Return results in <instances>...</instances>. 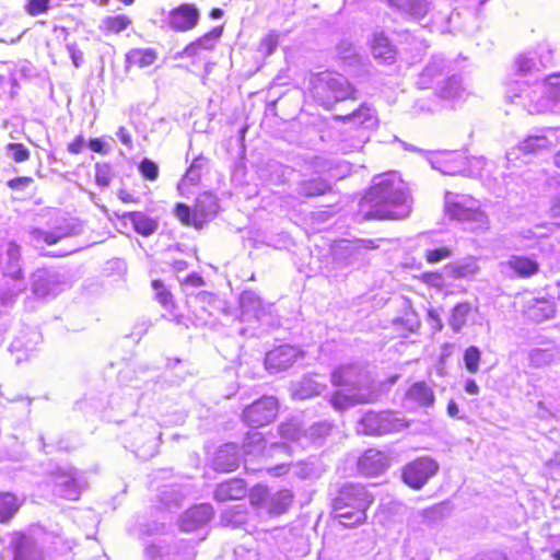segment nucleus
I'll use <instances>...</instances> for the list:
<instances>
[{
	"label": "nucleus",
	"mask_w": 560,
	"mask_h": 560,
	"mask_svg": "<svg viewBox=\"0 0 560 560\" xmlns=\"http://www.w3.org/2000/svg\"><path fill=\"white\" fill-rule=\"evenodd\" d=\"M406 427L404 419L390 411L373 412L363 416L358 424V432L368 435H382L400 431Z\"/></svg>",
	"instance_id": "obj_7"
},
{
	"label": "nucleus",
	"mask_w": 560,
	"mask_h": 560,
	"mask_svg": "<svg viewBox=\"0 0 560 560\" xmlns=\"http://www.w3.org/2000/svg\"><path fill=\"white\" fill-rule=\"evenodd\" d=\"M66 234L59 231L47 232L40 229L32 231V238L35 242H45L48 245L58 243Z\"/></svg>",
	"instance_id": "obj_47"
},
{
	"label": "nucleus",
	"mask_w": 560,
	"mask_h": 560,
	"mask_svg": "<svg viewBox=\"0 0 560 560\" xmlns=\"http://www.w3.org/2000/svg\"><path fill=\"white\" fill-rule=\"evenodd\" d=\"M49 8V0H30L25 5V11L32 15L36 16L46 12Z\"/></svg>",
	"instance_id": "obj_53"
},
{
	"label": "nucleus",
	"mask_w": 560,
	"mask_h": 560,
	"mask_svg": "<svg viewBox=\"0 0 560 560\" xmlns=\"http://www.w3.org/2000/svg\"><path fill=\"white\" fill-rule=\"evenodd\" d=\"M299 355L300 351L295 347L280 346L266 354V369L271 373L282 372L292 366Z\"/></svg>",
	"instance_id": "obj_15"
},
{
	"label": "nucleus",
	"mask_w": 560,
	"mask_h": 560,
	"mask_svg": "<svg viewBox=\"0 0 560 560\" xmlns=\"http://www.w3.org/2000/svg\"><path fill=\"white\" fill-rule=\"evenodd\" d=\"M422 280L424 283L436 289L444 287V278L439 272H425L422 275Z\"/></svg>",
	"instance_id": "obj_57"
},
{
	"label": "nucleus",
	"mask_w": 560,
	"mask_h": 560,
	"mask_svg": "<svg viewBox=\"0 0 560 560\" xmlns=\"http://www.w3.org/2000/svg\"><path fill=\"white\" fill-rule=\"evenodd\" d=\"M438 94L444 100H454L462 94V82L458 77H451L439 88Z\"/></svg>",
	"instance_id": "obj_44"
},
{
	"label": "nucleus",
	"mask_w": 560,
	"mask_h": 560,
	"mask_svg": "<svg viewBox=\"0 0 560 560\" xmlns=\"http://www.w3.org/2000/svg\"><path fill=\"white\" fill-rule=\"evenodd\" d=\"M345 120L358 125L364 129L376 125L375 112L369 106L362 105L355 112L345 117Z\"/></svg>",
	"instance_id": "obj_37"
},
{
	"label": "nucleus",
	"mask_w": 560,
	"mask_h": 560,
	"mask_svg": "<svg viewBox=\"0 0 560 560\" xmlns=\"http://www.w3.org/2000/svg\"><path fill=\"white\" fill-rule=\"evenodd\" d=\"M235 513L233 515H230L229 511H224L221 514V522L225 525H234L240 524L244 521V511L242 505H235L234 506Z\"/></svg>",
	"instance_id": "obj_54"
},
{
	"label": "nucleus",
	"mask_w": 560,
	"mask_h": 560,
	"mask_svg": "<svg viewBox=\"0 0 560 560\" xmlns=\"http://www.w3.org/2000/svg\"><path fill=\"white\" fill-rule=\"evenodd\" d=\"M222 35V27H214L198 39L188 44L180 52L182 57H202L205 52L214 49L219 38Z\"/></svg>",
	"instance_id": "obj_22"
},
{
	"label": "nucleus",
	"mask_w": 560,
	"mask_h": 560,
	"mask_svg": "<svg viewBox=\"0 0 560 560\" xmlns=\"http://www.w3.org/2000/svg\"><path fill=\"white\" fill-rule=\"evenodd\" d=\"M293 500V494L288 489L270 492L266 498L265 511L270 515H280L288 511Z\"/></svg>",
	"instance_id": "obj_31"
},
{
	"label": "nucleus",
	"mask_w": 560,
	"mask_h": 560,
	"mask_svg": "<svg viewBox=\"0 0 560 560\" xmlns=\"http://www.w3.org/2000/svg\"><path fill=\"white\" fill-rule=\"evenodd\" d=\"M279 431L288 440H298L300 436V429L293 423L281 424Z\"/></svg>",
	"instance_id": "obj_60"
},
{
	"label": "nucleus",
	"mask_w": 560,
	"mask_h": 560,
	"mask_svg": "<svg viewBox=\"0 0 560 560\" xmlns=\"http://www.w3.org/2000/svg\"><path fill=\"white\" fill-rule=\"evenodd\" d=\"M176 217L184 224H192V211L184 203H178L175 209Z\"/></svg>",
	"instance_id": "obj_56"
},
{
	"label": "nucleus",
	"mask_w": 560,
	"mask_h": 560,
	"mask_svg": "<svg viewBox=\"0 0 560 560\" xmlns=\"http://www.w3.org/2000/svg\"><path fill=\"white\" fill-rule=\"evenodd\" d=\"M207 163V160L206 158L203 156H197L191 165L189 166V168L187 170L184 178H183V184L185 183H189V184H197L201 177V170L203 168V166L206 165Z\"/></svg>",
	"instance_id": "obj_45"
},
{
	"label": "nucleus",
	"mask_w": 560,
	"mask_h": 560,
	"mask_svg": "<svg viewBox=\"0 0 560 560\" xmlns=\"http://www.w3.org/2000/svg\"><path fill=\"white\" fill-rule=\"evenodd\" d=\"M278 402L275 397H264L256 400L243 411L244 421L252 427H262L270 423L277 416Z\"/></svg>",
	"instance_id": "obj_10"
},
{
	"label": "nucleus",
	"mask_w": 560,
	"mask_h": 560,
	"mask_svg": "<svg viewBox=\"0 0 560 560\" xmlns=\"http://www.w3.org/2000/svg\"><path fill=\"white\" fill-rule=\"evenodd\" d=\"M125 218L131 222L135 231L142 236L152 235L159 228V222L155 219L140 211L128 212Z\"/></svg>",
	"instance_id": "obj_35"
},
{
	"label": "nucleus",
	"mask_w": 560,
	"mask_h": 560,
	"mask_svg": "<svg viewBox=\"0 0 560 560\" xmlns=\"http://www.w3.org/2000/svg\"><path fill=\"white\" fill-rule=\"evenodd\" d=\"M326 389L324 383L312 376H305L292 385V396L298 399H308L320 395Z\"/></svg>",
	"instance_id": "obj_30"
},
{
	"label": "nucleus",
	"mask_w": 560,
	"mask_h": 560,
	"mask_svg": "<svg viewBox=\"0 0 560 560\" xmlns=\"http://www.w3.org/2000/svg\"><path fill=\"white\" fill-rule=\"evenodd\" d=\"M376 397L377 394L368 387L364 390L359 389V392L345 388L336 392L332 395L330 402L336 410L343 411L359 404L372 402Z\"/></svg>",
	"instance_id": "obj_14"
},
{
	"label": "nucleus",
	"mask_w": 560,
	"mask_h": 560,
	"mask_svg": "<svg viewBox=\"0 0 560 560\" xmlns=\"http://www.w3.org/2000/svg\"><path fill=\"white\" fill-rule=\"evenodd\" d=\"M331 189L330 184L323 178H313L299 183L296 192L306 198L325 195Z\"/></svg>",
	"instance_id": "obj_36"
},
{
	"label": "nucleus",
	"mask_w": 560,
	"mask_h": 560,
	"mask_svg": "<svg viewBox=\"0 0 560 560\" xmlns=\"http://www.w3.org/2000/svg\"><path fill=\"white\" fill-rule=\"evenodd\" d=\"M433 168L446 175H468L476 176L486 165L483 158H472L468 160L464 153L459 151H443L435 153L431 160Z\"/></svg>",
	"instance_id": "obj_5"
},
{
	"label": "nucleus",
	"mask_w": 560,
	"mask_h": 560,
	"mask_svg": "<svg viewBox=\"0 0 560 560\" xmlns=\"http://www.w3.org/2000/svg\"><path fill=\"white\" fill-rule=\"evenodd\" d=\"M339 56L343 59H350L352 56H355V49L351 43L342 42L337 47Z\"/></svg>",
	"instance_id": "obj_63"
},
{
	"label": "nucleus",
	"mask_w": 560,
	"mask_h": 560,
	"mask_svg": "<svg viewBox=\"0 0 560 560\" xmlns=\"http://www.w3.org/2000/svg\"><path fill=\"white\" fill-rule=\"evenodd\" d=\"M355 89L341 74L322 72L312 79V93L316 102L330 108L339 101L355 98Z\"/></svg>",
	"instance_id": "obj_3"
},
{
	"label": "nucleus",
	"mask_w": 560,
	"mask_h": 560,
	"mask_svg": "<svg viewBox=\"0 0 560 560\" xmlns=\"http://www.w3.org/2000/svg\"><path fill=\"white\" fill-rule=\"evenodd\" d=\"M555 133L552 131H548L544 135H532L528 136L524 141H522L518 145V150L524 153H538L545 150H549L553 147Z\"/></svg>",
	"instance_id": "obj_33"
},
{
	"label": "nucleus",
	"mask_w": 560,
	"mask_h": 560,
	"mask_svg": "<svg viewBox=\"0 0 560 560\" xmlns=\"http://www.w3.org/2000/svg\"><path fill=\"white\" fill-rule=\"evenodd\" d=\"M471 311L472 306L468 302L458 303L453 307L448 318V325L455 332L460 331L462 328L466 325L467 318Z\"/></svg>",
	"instance_id": "obj_40"
},
{
	"label": "nucleus",
	"mask_w": 560,
	"mask_h": 560,
	"mask_svg": "<svg viewBox=\"0 0 560 560\" xmlns=\"http://www.w3.org/2000/svg\"><path fill=\"white\" fill-rule=\"evenodd\" d=\"M526 313L532 320L542 322L553 315L555 308L552 303L547 300H534Z\"/></svg>",
	"instance_id": "obj_41"
},
{
	"label": "nucleus",
	"mask_w": 560,
	"mask_h": 560,
	"mask_svg": "<svg viewBox=\"0 0 560 560\" xmlns=\"http://www.w3.org/2000/svg\"><path fill=\"white\" fill-rule=\"evenodd\" d=\"M451 255L452 250L446 246L425 250V259L430 264L439 262L443 259L451 257Z\"/></svg>",
	"instance_id": "obj_51"
},
{
	"label": "nucleus",
	"mask_w": 560,
	"mask_h": 560,
	"mask_svg": "<svg viewBox=\"0 0 560 560\" xmlns=\"http://www.w3.org/2000/svg\"><path fill=\"white\" fill-rule=\"evenodd\" d=\"M199 16V11L194 4H182L171 11L168 24L176 31H189L197 25Z\"/></svg>",
	"instance_id": "obj_20"
},
{
	"label": "nucleus",
	"mask_w": 560,
	"mask_h": 560,
	"mask_svg": "<svg viewBox=\"0 0 560 560\" xmlns=\"http://www.w3.org/2000/svg\"><path fill=\"white\" fill-rule=\"evenodd\" d=\"M112 168L108 164H96L95 166V182L101 187L109 186L112 182Z\"/></svg>",
	"instance_id": "obj_49"
},
{
	"label": "nucleus",
	"mask_w": 560,
	"mask_h": 560,
	"mask_svg": "<svg viewBox=\"0 0 560 560\" xmlns=\"http://www.w3.org/2000/svg\"><path fill=\"white\" fill-rule=\"evenodd\" d=\"M408 400L421 407H432L435 396L432 388L425 382H417L407 392Z\"/></svg>",
	"instance_id": "obj_34"
},
{
	"label": "nucleus",
	"mask_w": 560,
	"mask_h": 560,
	"mask_svg": "<svg viewBox=\"0 0 560 560\" xmlns=\"http://www.w3.org/2000/svg\"><path fill=\"white\" fill-rule=\"evenodd\" d=\"M131 24V20L125 14L107 16L102 21V28L105 32L119 34Z\"/></svg>",
	"instance_id": "obj_43"
},
{
	"label": "nucleus",
	"mask_w": 560,
	"mask_h": 560,
	"mask_svg": "<svg viewBox=\"0 0 560 560\" xmlns=\"http://www.w3.org/2000/svg\"><path fill=\"white\" fill-rule=\"evenodd\" d=\"M331 383L349 390L372 389L371 380L358 365H345L336 369L331 374Z\"/></svg>",
	"instance_id": "obj_11"
},
{
	"label": "nucleus",
	"mask_w": 560,
	"mask_h": 560,
	"mask_svg": "<svg viewBox=\"0 0 560 560\" xmlns=\"http://www.w3.org/2000/svg\"><path fill=\"white\" fill-rule=\"evenodd\" d=\"M39 341V332L32 327H26L22 329L11 342L10 352L15 354V360L20 363L28 358L30 353L35 350Z\"/></svg>",
	"instance_id": "obj_16"
},
{
	"label": "nucleus",
	"mask_w": 560,
	"mask_h": 560,
	"mask_svg": "<svg viewBox=\"0 0 560 560\" xmlns=\"http://www.w3.org/2000/svg\"><path fill=\"white\" fill-rule=\"evenodd\" d=\"M373 497L360 485H343L332 500L335 518L345 527H353L366 521V510Z\"/></svg>",
	"instance_id": "obj_2"
},
{
	"label": "nucleus",
	"mask_w": 560,
	"mask_h": 560,
	"mask_svg": "<svg viewBox=\"0 0 560 560\" xmlns=\"http://www.w3.org/2000/svg\"><path fill=\"white\" fill-rule=\"evenodd\" d=\"M445 211L452 219L466 223L467 228L474 232L489 228L488 217L479 209L478 200L471 196L447 191Z\"/></svg>",
	"instance_id": "obj_4"
},
{
	"label": "nucleus",
	"mask_w": 560,
	"mask_h": 560,
	"mask_svg": "<svg viewBox=\"0 0 560 560\" xmlns=\"http://www.w3.org/2000/svg\"><path fill=\"white\" fill-rule=\"evenodd\" d=\"M65 287L58 273L39 269L33 275L32 291L37 298L56 296Z\"/></svg>",
	"instance_id": "obj_12"
},
{
	"label": "nucleus",
	"mask_w": 560,
	"mask_h": 560,
	"mask_svg": "<svg viewBox=\"0 0 560 560\" xmlns=\"http://www.w3.org/2000/svg\"><path fill=\"white\" fill-rule=\"evenodd\" d=\"M444 272L452 279H472L479 272V266L475 258L468 257L446 265Z\"/></svg>",
	"instance_id": "obj_27"
},
{
	"label": "nucleus",
	"mask_w": 560,
	"mask_h": 560,
	"mask_svg": "<svg viewBox=\"0 0 560 560\" xmlns=\"http://www.w3.org/2000/svg\"><path fill=\"white\" fill-rule=\"evenodd\" d=\"M213 516V509L210 504L202 503L187 510L180 518V529L194 532L206 525Z\"/></svg>",
	"instance_id": "obj_21"
},
{
	"label": "nucleus",
	"mask_w": 560,
	"mask_h": 560,
	"mask_svg": "<svg viewBox=\"0 0 560 560\" xmlns=\"http://www.w3.org/2000/svg\"><path fill=\"white\" fill-rule=\"evenodd\" d=\"M55 494L68 499L78 500L84 487V478L77 469H58L54 476Z\"/></svg>",
	"instance_id": "obj_9"
},
{
	"label": "nucleus",
	"mask_w": 560,
	"mask_h": 560,
	"mask_svg": "<svg viewBox=\"0 0 560 560\" xmlns=\"http://www.w3.org/2000/svg\"><path fill=\"white\" fill-rule=\"evenodd\" d=\"M20 247L14 242H9L5 248V266L3 277L10 278L14 284L8 291H0L1 304L8 306L13 303L14 299L24 291L25 285L21 280L22 270L20 267Z\"/></svg>",
	"instance_id": "obj_6"
},
{
	"label": "nucleus",
	"mask_w": 560,
	"mask_h": 560,
	"mask_svg": "<svg viewBox=\"0 0 560 560\" xmlns=\"http://www.w3.org/2000/svg\"><path fill=\"white\" fill-rule=\"evenodd\" d=\"M480 360L481 352L476 346H470L465 350L464 363L469 373L475 374L478 372Z\"/></svg>",
	"instance_id": "obj_46"
},
{
	"label": "nucleus",
	"mask_w": 560,
	"mask_h": 560,
	"mask_svg": "<svg viewBox=\"0 0 560 560\" xmlns=\"http://www.w3.org/2000/svg\"><path fill=\"white\" fill-rule=\"evenodd\" d=\"M365 198L377 207L376 215L381 219H405L411 211L410 196L395 173L375 177Z\"/></svg>",
	"instance_id": "obj_1"
},
{
	"label": "nucleus",
	"mask_w": 560,
	"mask_h": 560,
	"mask_svg": "<svg viewBox=\"0 0 560 560\" xmlns=\"http://www.w3.org/2000/svg\"><path fill=\"white\" fill-rule=\"evenodd\" d=\"M545 67H546V61L536 51H528L526 54L520 55L515 60V68L517 70V72L524 77L534 75L535 77L534 82L536 80L539 81L537 74ZM515 82L516 81L509 83L508 86H510L512 83H515ZM523 82L526 83V81H523ZM527 86H528V91H532L535 86V83L533 85H529V83L527 82ZM508 90H509V88H506V92H505L506 96H508Z\"/></svg>",
	"instance_id": "obj_19"
},
{
	"label": "nucleus",
	"mask_w": 560,
	"mask_h": 560,
	"mask_svg": "<svg viewBox=\"0 0 560 560\" xmlns=\"http://www.w3.org/2000/svg\"><path fill=\"white\" fill-rule=\"evenodd\" d=\"M66 48L74 67L79 68L83 62V52L79 49L75 43H68Z\"/></svg>",
	"instance_id": "obj_58"
},
{
	"label": "nucleus",
	"mask_w": 560,
	"mask_h": 560,
	"mask_svg": "<svg viewBox=\"0 0 560 560\" xmlns=\"http://www.w3.org/2000/svg\"><path fill=\"white\" fill-rule=\"evenodd\" d=\"M156 52L152 48H135L127 54V62L131 66L145 68L154 63Z\"/></svg>",
	"instance_id": "obj_39"
},
{
	"label": "nucleus",
	"mask_w": 560,
	"mask_h": 560,
	"mask_svg": "<svg viewBox=\"0 0 560 560\" xmlns=\"http://www.w3.org/2000/svg\"><path fill=\"white\" fill-rule=\"evenodd\" d=\"M445 62L441 57H433L431 62L424 68L420 74L418 85L420 89H428L433 84V79L440 75L444 70Z\"/></svg>",
	"instance_id": "obj_38"
},
{
	"label": "nucleus",
	"mask_w": 560,
	"mask_h": 560,
	"mask_svg": "<svg viewBox=\"0 0 560 560\" xmlns=\"http://www.w3.org/2000/svg\"><path fill=\"white\" fill-rule=\"evenodd\" d=\"M153 290L155 291V298L158 302L164 306L165 308H168L172 306V295L171 293L165 289L164 284L160 280H154L152 282Z\"/></svg>",
	"instance_id": "obj_50"
},
{
	"label": "nucleus",
	"mask_w": 560,
	"mask_h": 560,
	"mask_svg": "<svg viewBox=\"0 0 560 560\" xmlns=\"http://www.w3.org/2000/svg\"><path fill=\"white\" fill-rule=\"evenodd\" d=\"M358 467L365 476H377L388 467V458L380 451L369 450L359 459Z\"/></svg>",
	"instance_id": "obj_23"
},
{
	"label": "nucleus",
	"mask_w": 560,
	"mask_h": 560,
	"mask_svg": "<svg viewBox=\"0 0 560 560\" xmlns=\"http://www.w3.org/2000/svg\"><path fill=\"white\" fill-rule=\"evenodd\" d=\"M242 320L254 318L261 322L271 313V304H265L254 291H244L240 295Z\"/></svg>",
	"instance_id": "obj_13"
},
{
	"label": "nucleus",
	"mask_w": 560,
	"mask_h": 560,
	"mask_svg": "<svg viewBox=\"0 0 560 560\" xmlns=\"http://www.w3.org/2000/svg\"><path fill=\"white\" fill-rule=\"evenodd\" d=\"M371 51L374 59L383 63H393L396 60L397 50L389 38L383 33H375L373 35Z\"/></svg>",
	"instance_id": "obj_26"
},
{
	"label": "nucleus",
	"mask_w": 560,
	"mask_h": 560,
	"mask_svg": "<svg viewBox=\"0 0 560 560\" xmlns=\"http://www.w3.org/2000/svg\"><path fill=\"white\" fill-rule=\"evenodd\" d=\"M276 46H277V37L273 35H268L260 42L259 49H260V51L265 52L266 55H270L275 50Z\"/></svg>",
	"instance_id": "obj_62"
},
{
	"label": "nucleus",
	"mask_w": 560,
	"mask_h": 560,
	"mask_svg": "<svg viewBox=\"0 0 560 560\" xmlns=\"http://www.w3.org/2000/svg\"><path fill=\"white\" fill-rule=\"evenodd\" d=\"M428 322L434 331L442 330L443 323H442V319H441L439 313L435 310H430L428 312Z\"/></svg>",
	"instance_id": "obj_64"
},
{
	"label": "nucleus",
	"mask_w": 560,
	"mask_h": 560,
	"mask_svg": "<svg viewBox=\"0 0 560 560\" xmlns=\"http://www.w3.org/2000/svg\"><path fill=\"white\" fill-rule=\"evenodd\" d=\"M116 136L118 138V140L129 150L131 151L132 148H133V144H132V138H131V135L130 132L128 131L127 128L125 127H119L117 132H116Z\"/></svg>",
	"instance_id": "obj_61"
},
{
	"label": "nucleus",
	"mask_w": 560,
	"mask_h": 560,
	"mask_svg": "<svg viewBox=\"0 0 560 560\" xmlns=\"http://www.w3.org/2000/svg\"><path fill=\"white\" fill-rule=\"evenodd\" d=\"M247 492L245 482L241 479H232L220 483L214 492L218 501L238 500L245 497Z\"/></svg>",
	"instance_id": "obj_32"
},
{
	"label": "nucleus",
	"mask_w": 560,
	"mask_h": 560,
	"mask_svg": "<svg viewBox=\"0 0 560 560\" xmlns=\"http://www.w3.org/2000/svg\"><path fill=\"white\" fill-rule=\"evenodd\" d=\"M218 199L213 194L208 191L200 194L192 210V225L200 229L205 222L218 213Z\"/></svg>",
	"instance_id": "obj_18"
},
{
	"label": "nucleus",
	"mask_w": 560,
	"mask_h": 560,
	"mask_svg": "<svg viewBox=\"0 0 560 560\" xmlns=\"http://www.w3.org/2000/svg\"><path fill=\"white\" fill-rule=\"evenodd\" d=\"M388 4L411 19H423L431 8V0H387Z\"/></svg>",
	"instance_id": "obj_25"
},
{
	"label": "nucleus",
	"mask_w": 560,
	"mask_h": 560,
	"mask_svg": "<svg viewBox=\"0 0 560 560\" xmlns=\"http://www.w3.org/2000/svg\"><path fill=\"white\" fill-rule=\"evenodd\" d=\"M523 238L524 240H528L530 241L532 238L534 240L533 242L528 243V244H522L521 247L524 248V249H530V248H536V247H539L541 248L542 247V244L545 243V237L542 236H538L536 234H534L530 230L527 231L524 235H523Z\"/></svg>",
	"instance_id": "obj_59"
},
{
	"label": "nucleus",
	"mask_w": 560,
	"mask_h": 560,
	"mask_svg": "<svg viewBox=\"0 0 560 560\" xmlns=\"http://www.w3.org/2000/svg\"><path fill=\"white\" fill-rule=\"evenodd\" d=\"M24 497L12 492H0V523L8 524L24 504Z\"/></svg>",
	"instance_id": "obj_29"
},
{
	"label": "nucleus",
	"mask_w": 560,
	"mask_h": 560,
	"mask_svg": "<svg viewBox=\"0 0 560 560\" xmlns=\"http://www.w3.org/2000/svg\"><path fill=\"white\" fill-rule=\"evenodd\" d=\"M14 557L13 560H43V550L35 539L22 533H15L11 541Z\"/></svg>",
	"instance_id": "obj_17"
},
{
	"label": "nucleus",
	"mask_w": 560,
	"mask_h": 560,
	"mask_svg": "<svg viewBox=\"0 0 560 560\" xmlns=\"http://www.w3.org/2000/svg\"><path fill=\"white\" fill-rule=\"evenodd\" d=\"M503 272L513 271L520 277H530L538 272V264L528 257L512 255L506 261L500 264Z\"/></svg>",
	"instance_id": "obj_24"
},
{
	"label": "nucleus",
	"mask_w": 560,
	"mask_h": 560,
	"mask_svg": "<svg viewBox=\"0 0 560 560\" xmlns=\"http://www.w3.org/2000/svg\"><path fill=\"white\" fill-rule=\"evenodd\" d=\"M439 470V464L429 456L415 459L402 471L404 481L413 489H421Z\"/></svg>",
	"instance_id": "obj_8"
},
{
	"label": "nucleus",
	"mask_w": 560,
	"mask_h": 560,
	"mask_svg": "<svg viewBox=\"0 0 560 560\" xmlns=\"http://www.w3.org/2000/svg\"><path fill=\"white\" fill-rule=\"evenodd\" d=\"M7 152L16 163L25 162L30 159V151L22 143H9Z\"/></svg>",
	"instance_id": "obj_48"
},
{
	"label": "nucleus",
	"mask_w": 560,
	"mask_h": 560,
	"mask_svg": "<svg viewBox=\"0 0 560 560\" xmlns=\"http://www.w3.org/2000/svg\"><path fill=\"white\" fill-rule=\"evenodd\" d=\"M265 450V440L260 432H250L246 434L243 443V452L245 455L258 456Z\"/></svg>",
	"instance_id": "obj_42"
},
{
	"label": "nucleus",
	"mask_w": 560,
	"mask_h": 560,
	"mask_svg": "<svg viewBox=\"0 0 560 560\" xmlns=\"http://www.w3.org/2000/svg\"><path fill=\"white\" fill-rule=\"evenodd\" d=\"M139 171L142 174V176L145 177L149 180H155L158 178V176H159V167H158V165L153 161H151L149 159H144L140 163Z\"/></svg>",
	"instance_id": "obj_52"
},
{
	"label": "nucleus",
	"mask_w": 560,
	"mask_h": 560,
	"mask_svg": "<svg viewBox=\"0 0 560 560\" xmlns=\"http://www.w3.org/2000/svg\"><path fill=\"white\" fill-rule=\"evenodd\" d=\"M270 492L265 487H256L250 492V502L254 505L260 506L262 510L266 509V498L269 497Z\"/></svg>",
	"instance_id": "obj_55"
},
{
	"label": "nucleus",
	"mask_w": 560,
	"mask_h": 560,
	"mask_svg": "<svg viewBox=\"0 0 560 560\" xmlns=\"http://www.w3.org/2000/svg\"><path fill=\"white\" fill-rule=\"evenodd\" d=\"M240 451L236 444L228 443L217 453L214 466L220 471H232L238 467Z\"/></svg>",
	"instance_id": "obj_28"
}]
</instances>
